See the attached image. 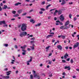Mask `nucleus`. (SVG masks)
I'll list each match as a JSON object with an SVG mask.
<instances>
[{"label": "nucleus", "mask_w": 79, "mask_h": 79, "mask_svg": "<svg viewBox=\"0 0 79 79\" xmlns=\"http://www.w3.org/2000/svg\"><path fill=\"white\" fill-rule=\"evenodd\" d=\"M27 29V25L26 24L23 23L21 27V30L22 31H26V29Z\"/></svg>", "instance_id": "f257e3e1"}, {"label": "nucleus", "mask_w": 79, "mask_h": 79, "mask_svg": "<svg viewBox=\"0 0 79 79\" xmlns=\"http://www.w3.org/2000/svg\"><path fill=\"white\" fill-rule=\"evenodd\" d=\"M32 60V57H31L29 60H27V65H29L30 64L29 63H30V62H31Z\"/></svg>", "instance_id": "f03ea898"}, {"label": "nucleus", "mask_w": 79, "mask_h": 79, "mask_svg": "<svg viewBox=\"0 0 79 79\" xmlns=\"http://www.w3.org/2000/svg\"><path fill=\"white\" fill-rule=\"evenodd\" d=\"M60 19L61 21H63L64 20V17H63V15H61L60 16Z\"/></svg>", "instance_id": "7ed1b4c3"}, {"label": "nucleus", "mask_w": 79, "mask_h": 79, "mask_svg": "<svg viewBox=\"0 0 79 79\" xmlns=\"http://www.w3.org/2000/svg\"><path fill=\"white\" fill-rule=\"evenodd\" d=\"M79 43L78 42H77L75 44H74V45L73 46V48H76V47H77L78 46H79Z\"/></svg>", "instance_id": "20e7f679"}, {"label": "nucleus", "mask_w": 79, "mask_h": 79, "mask_svg": "<svg viewBox=\"0 0 79 79\" xmlns=\"http://www.w3.org/2000/svg\"><path fill=\"white\" fill-rule=\"evenodd\" d=\"M22 52H23L22 53V54L23 55H25L26 54V50L24 49H22Z\"/></svg>", "instance_id": "39448f33"}, {"label": "nucleus", "mask_w": 79, "mask_h": 79, "mask_svg": "<svg viewBox=\"0 0 79 79\" xmlns=\"http://www.w3.org/2000/svg\"><path fill=\"white\" fill-rule=\"evenodd\" d=\"M27 45H24L23 46L21 47V48H22V50H25L26 49V47H27Z\"/></svg>", "instance_id": "423d86ee"}, {"label": "nucleus", "mask_w": 79, "mask_h": 79, "mask_svg": "<svg viewBox=\"0 0 79 79\" xmlns=\"http://www.w3.org/2000/svg\"><path fill=\"white\" fill-rule=\"evenodd\" d=\"M64 69H67V70H70L71 69V68H70V66H66L64 67Z\"/></svg>", "instance_id": "0eeeda50"}, {"label": "nucleus", "mask_w": 79, "mask_h": 79, "mask_svg": "<svg viewBox=\"0 0 79 79\" xmlns=\"http://www.w3.org/2000/svg\"><path fill=\"white\" fill-rule=\"evenodd\" d=\"M2 24H5V21H0V25H2Z\"/></svg>", "instance_id": "6e6552de"}, {"label": "nucleus", "mask_w": 79, "mask_h": 79, "mask_svg": "<svg viewBox=\"0 0 79 79\" xmlns=\"http://www.w3.org/2000/svg\"><path fill=\"white\" fill-rule=\"evenodd\" d=\"M57 47L58 48L59 50H62V47L60 45H59L57 46Z\"/></svg>", "instance_id": "1a4fd4ad"}, {"label": "nucleus", "mask_w": 79, "mask_h": 79, "mask_svg": "<svg viewBox=\"0 0 79 79\" xmlns=\"http://www.w3.org/2000/svg\"><path fill=\"white\" fill-rule=\"evenodd\" d=\"M30 22L32 24H34L35 23V21L33 19H31L30 20Z\"/></svg>", "instance_id": "9d476101"}, {"label": "nucleus", "mask_w": 79, "mask_h": 79, "mask_svg": "<svg viewBox=\"0 0 79 79\" xmlns=\"http://www.w3.org/2000/svg\"><path fill=\"white\" fill-rule=\"evenodd\" d=\"M68 54L67 53H66L65 55L64 56V59H66L67 57H68Z\"/></svg>", "instance_id": "9b49d317"}, {"label": "nucleus", "mask_w": 79, "mask_h": 79, "mask_svg": "<svg viewBox=\"0 0 79 79\" xmlns=\"http://www.w3.org/2000/svg\"><path fill=\"white\" fill-rule=\"evenodd\" d=\"M62 2L61 3V5H64V4H66V2L64 0H62Z\"/></svg>", "instance_id": "f8f14e48"}, {"label": "nucleus", "mask_w": 79, "mask_h": 79, "mask_svg": "<svg viewBox=\"0 0 79 79\" xmlns=\"http://www.w3.org/2000/svg\"><path fill=\"white\" fill-rule=\"evenodd\" d=\"M69 20H68L67 21H66L65 23V26H68L69 24Z\"/></svg>", "instance_id": "ddd939ff"}, {"label": "nucleus", "mask_w": 79, "mask_h": 79, "mask_svg": "<svg viewBox=\"0 0 79 79\" xmlns=\"http://www.w3.org/2000/svg\"><path fill=\"white\" fill-rule=\"evenodd\" d=\"M10 77L9 76H3L2 77L3 79H8Z\"/></svg>", "instance_id": "4468645a"}, {"label": "nucleus", "mask_w": 79, "mask_h": 79, "mask_svg": "<svg viewBox=\"0 0 79 79\" xmlns=\"http://www.w3.org/2000/svg\"><path fill=\"white\" fill-rule=\"evenodd\" d=\"M22 33H23V36H25L27 35V32L26 31L23 32Z\"/></svg>", "instance_id": "2eb2a0df"}, {"label": "nucleus", "mask_w": 79, "mask_h": 79, "mask_svg": "<svg viewBox=\"0 0 79 79\" xmlns=\"http://www.w3.org/2000/svg\"><path fill=\"white\" fill-rule=\"evenodd\" d=\"M21 3L18 2H17V3H15V6H18L19 5H21Z\"/></svg>", "instance_id": "dca6fc26"}, {"label": "nucleus", "mask_w": 79, "mask_h": 79, "mask_svg": "<svg viewBox=\"0 0 79 79\" xmlns=\"http://www.w3.org/2000/svg\"><path fill=\"white\" fill-rule=\"evenodd\" d=\"M39 75L37 74H34V77H35V78H37L38 76H39Z\"/></svg>", "instance_id": "f3484780"}, {"label": "nucleus", "mask_w": 79, "mask_h": 79, "mask_svg": "<svg viewBox=\"0 0 79 79\" xmlns=\"http://www.w3.org/2000/svg\"><path fill=\"white\" fill-rule=\"evenodd\" d=\"M22 11H23V10H18L17 11V12L19 14H20V13H22Z\"/></svg>", "instance_id": "a211bd4d"}, {"label": "nucleus", "mask_w": 79, "mask_h": 79, "mask_svg": "<svg viewBox=\"0 0 79 79\" xmlns=\"http://www.w3.org/2000/svg\"><path fill=\"white\" fill-rule=\"evenodd\" d=\"M4 7H2V9H5V10H6V8H8V7L7 6L5 5H4Z\"/></svg>", "instance_id": "6ab92c4d"}, {"label": "nucleus", "mask_w": 79, "mask_h": 79, "mask_svg": "<svg viewBox=\"0 0 79 79\" xmlns=\"http://www.w3.org/2000/svg\"><path fill=\"white\" fill-rule=\"evenodd\" d=\"M50 47V46H48V47H47L46 48V49L47 50L46 51V52H48V49H49V48Z\"/></svg>", "instance_id": "aec40b11"}, {"label": "nucleus", "mask_w": 79, "mask_h": 79, "mask_svg": "<svg viewBox=\"0 0 79 79\" xmlns=\"http://www.w3.org/2000/svg\"><path fill=\"white\" fill-rule=\"evenodd\" d=\"M20 37H23V32H22L20 33L19 35Z\"/></svg>", "instance_id": "412c9836"}, {"label": "nucleus", "mask_w": 79, "mask_h": 79, "mask_svg": "<svg viewBox=\"0 0 79 79\" xmlns=\"http://www.w3.org/2000/svg\"><path fill=\"white\" fill-rule=\"evenodd\" d=\"M62 13V12L61 11V10H59L58 12V13L59 15H61V14Z\"/></svg>", "instance_id": "4be33fe9"}, {"label": "nucleus", "mask_w": 79, "mask_h": 79, "mask_svg": "<svg viewBox=\"0 0 79 79\" xmlns=\"http://www.w3.org/2000/svg\"><path fill=\"white\" fill-rule=\"evenodd\" d=\"M30 79H33V78H34V77H33V76H32V75L31 74L30 76Z\"/></svg>", "instance_id": "5701e85b"}, {"label": "nucleus", "mask_w": 79, "mask_h": 79, "mask_svg": "<svg viewBox=\"0 0 79 79\" xmlns=\"http://www.w3.org/2000/svg\"><path fill=\"white\" fill-rule=\"evenodd\" d=\"M41 25V23H38L37 24L35 25V27H37V26H40Z\"/></svg>", "instance_id": "b1692460"}, {"label": "nucleus", "mask_w": 79, "mask_h": 79, "mask_svg": "<svg viewBox=\"0 0 79 79\" xmlns=\"http://www.w3.org/2000/svg\"><path fill=\"white\" fill-rule=\"evenodd\" d=\"M11 63L12 64H14V62H15V60H11Z\"/></svg>", "instance_id": "393cba45"}, {"label": "nucleus", "mask_w": 79, "mask_h": 79, "mask_svg": "<svg viewBox=\"0 0 79 79\" xmlns=\"http://www.w3.org/2000/svg\"><path fill=\"white\" fill-rule=\"evenodd\" d=\"M50 6H52V5L49 4L46 7V9H48V7Z\"/></svg>", "instance_id": "a878e982"}, {"label": "nucleus", "mask_w": 79, "mask_h": 79, "mask_svg": "<svg viewBox=\"0 0 79 79\" xmlns=\"http://www.w3.org/2000/svg\"><path fill=\"white\" fill-rule=\"evenodd\" d=\"M14 17H18L19 16V15L18 14H17L16 15H14L13 16Z\"/></svg>", "instance_id": "bb28decb"}, {"label": "nucleus", "mask_w": 79, "mask_h": 79, "mask_svg": "<svg viewBox=\"0 0 79 79\" xmlns=\"http://www.w3.org/2000/svg\"><path fill=\"white\" fill-rule=\"evenodd\" d=\"M52 36H53V35H48V36L47 37V39H48V38H49V37H52Z\"/></svg>", "instance_id": "cd10ccee"}, {"label": "nucleus", "mask_w": 79, "mask_h": 79, "mask_svg": "<svg viewBox=\"0 0 79 79\" xmlns=\"http://www.w3.org/2000/svg\"><path fill=\"white\" fill-rule=\"evenodd\" d=\"M10 73V71H9L8 72H6L7 73H6V75H7V76H9V75H10V73Z\"/></svg>", "instance_id": "c85d7f7f"}, {"label": "nucleus", "mask_w": 79, "mask_h": 79, "mask_svg": "<svg viewBox=\"0 0 79 79\" xmlns=\"http://www.w3.org/2000/svg\"><path fill=\"white\" fill-rule=\"evenodd\" d=\"M52 73H49V77H52Z\"/></svg>", "instance_id": "c756f323"}, {"label": "nucleus", "mask_w": 79, "mask_h": 79, "mask_svg": "<svg viewBox=\"0 0 79 79\" xmlns=\"http://www.w3.org/2000/svg\"><path fill=\"white\" fill-rule=\"evenodd\" d=\"M61 37L63 39H65V36L61 35Z\"/></svg>", "instance_id": "7c9ffc66"}, {"label": "nucleus", "mask_w": 79, "mask_h": 79, "mask_svg": "<svg viewBox=\"0 0 79 79\" xmlns=\"http://www.w3.org/2000/svg\"><path fill=\"white\" fill-rule=\"evenodd\" d=\"M74 62V61H73V59H71L70 60V63H71V64H73Z\"/></svg>", "instance_id": "2f4dec72"}, {"label": "nucleus", "mask_w": 79, "mask_h": 79, "mask_svg": "<svg viewBox=\"0 0 79 79\" xmlns=\"http://www.w3.org/2000/svg\"><path fill=\"white\" fill-rule=\"evenodd\" d=\"M3 45L4 46V47H8V44H4Z\"/></svg>", "instance_id": "473e14b6"}, {"label": "nucleus", "mask_w": 79, "mask_h": 79, "mask_svg": "<svg viewBox=\"0 0 79 79\" xmlns=\"http://www.w3.org/2000/svg\"><path fill=\"white\" fill-rule=\"evenodd\" d=\"M40 10H41V11H45V10L44 9V8H41Z\"/></svg>", "instance_id": "72a5a7b5"}, {"label": "nucleus", "mask_w": 79, "mask_h": 79, "mask_svg": "<svg viewBox=\"0 0 79 79\" xmlns=\"http://www.w3.org/2000/svg\"><path fill=\"white\" fill-rule=\"evenodd\" d=\"M41 5H44L45 3V1H44L42 2L41 3Z\"/></svg>", "instance_id": "f704fd0d"}, {"label": "nucleus", "mask_w": 79, "mask_h": 79, "mask_svg": "<svg viewBox=\"0 0 79 79\" xmlns=\"http://www.w3.org/2000/svg\"><path fill=\"white\" fill-rule=\"evenodd\" d=\"M63 26H62L60 27V28L61 29H64Z\"/></svg>", "instance_id": "c9c22d12"}, {"label": "nucleus", "mask_w": 79, "mask_h": 79, "mask_svg": "<svg viewBox=\"0 0 79 79\" xmlns=\"http://www.w3.org/2000/svg\"><path fill=\"white\" fill-rule=\"evenodd\" d=\"M72 16V15H71V14H70L69 15V18H70V19H71V17Z\"/></svg>", "instance_id": "e433bc0d"}, {"label": "nucleus", "mask_w": 79, "mask_h": 79, "mask_svg": "<svg viewBox=\"0 0 79 79\" xmlns=\"http://www.w3.org/2000/svg\"><path fill=\"white\" fill-rule=\"evenodd\" d=\"M30 47L31 48L32 50H34V46H30Z\"/></svg>", "instance_id": "4c0bfd02"}, {"label": "nucleus", "mask_w": 79, "mask_h": 79, "mask_svg": "<svg viewBox=\"0 0 79 79\" xmlns=\"http://www.w3.org/2000/svg\"><path fill=\"white\" fill-rule=\"evenodd\" d=\"M12 13L13 14H15L16 13V11L15 10H13Z\"/></svg>", "instance_id": "58836bf2"}, {"label": "nucleus", "mask_w": 79, "mask_h": 79, "mask_svg": "<svg viewBox=\"0 0 79 79\" xmlns=\"http://www.w3.org/2000/svg\"><path fill=\"white\" fill-rule=\"evenodd\" d=\"M27 14V13H24L23 14H22V16H25Z\"/></svg>", "instance_id": "ea45409f"}, {"label": "nucleus", "mask_w": 79, "mask_h": 79, "mask_svg": "<svg viewBox=\"0 0 79 79\" xmlns=\"http://www.w3.org/2000/svg\"><path fill=\"white\" fill-rule=\"evenodd\" d=\"M34 11V10L33 9H31V10H30L29 11V12L30 13H31V12H32V11Z\"/></svg>", "instance_id": "a19ab883"}, {"label": "nucleus", "mask_w": 79, "mask_h": 79, "mask_svg": "<svg viewBox=\"0 0 79 79\" xmlns=\"http://www.w3.org/2000/svg\"><path fill=\"white\" fill-rule=\"evenodd\" d=\"M30 43H31V44H34V43H35V41H30Z\"/></svg>", "instance_id": "79ce46f5"}, {"label": "nucleus", "mask_w": 79, "mask_h": 79, "mask_svg": "<svg viewBox=\"0 0 79 79\" xmlns=\"http://www.w3.org/2000/svg\"><path fill=\"white\" fill-rule=\"evenodd\" d=\"M56 10V8H54V9L50 10V11H53V10Z\"/></svg>", "instance_id": "37998d69"}, {"label": "nucleus", "mask_w": 79, "mask_h": 79, "mask_svg": "<svg viewBox=\"0 0 79 79\" xmlns=\"http://www.w3.org/2000/svg\"><path fill=\"white\" fill-rule=\"evenodd\" d=\"M39 13H40V14H42V13H43V12H42V11H40L39 12Z\"/></svg>", "instance_id": "c03bdc74"}, {"label": "nucleus", "mask_w": 79, "mask_h": 79, "mask_svg": "<svg viewBox=\"0 0 79 79\" xmlns=\"http://www.w3.org/2000/svg\"><path fill=\"white\" fill-rule=\"evenodd\" d=\"M68 28H69L68 27H64V29H68Z\"/></svg>", "instance_id": "a18cd8bd"}, {"label": "nucleus", "mask_w": 79, "mask_h": 79, "mask_svg": "<svg viewBox=\"0 0 79 79\" xmlns=\"http://www.w3.org/2000/svg\"><path fill=\"white\" fill-rule=\"evenodd\" d=\"M62 62H63V63H65V62H66L65 60H62Z\"/></svg>", "instance_id": "49530a36"}, {"label": "nucleus", "mask_w": 79, "mask_h": 79, "mask_svg": "<svg viewBox=\"0 0 79 79\" xmlns=\"http://www.w3.org/2000/svg\"><path fill=\"white\" fill-rule=\"evenodd\" d=\"M70 60V58H69L67 59L66 60H67V61H69Z\"/></svg>", "instance_id": "de8ad7c7"}, {"label": "nucleus", "mask_w": 79, "mask_h": 79, "mask_svg": "<svg viewBox=\"0 0 79 79\" xmlns=\"http://www.w3.org/2000/svg\"><path fill=\"white\" fill-rule=\"evenodd\" d=\"M14 47L15 48H18V47H17V45H15Z\"/></svg>", "instance_id": "09e8293b"}, {"label": "nucleus", "mask_w": 79, "mask_h": 79, "mask_svg": "<svg viewBox=\"0 0 79 79\" xmlns=\"http://www.w3.org/2000/svg\"><path fill=\"white\" fill-rule=\"evenodd\" d=\"M62 74L63 75H64V76H65V75H66V73H65L64 72Z\"/></svg>", "instance_id": "8fccbe9b"}, {"label": "nucleus", "mask_w": 79, "mask_h": 79, "mask_svg": "<svg viewBox=\"0 0 79 79\" xmlns=\"http://www.w3.org/2000/svg\"><path fill=\"white\" fill-rule=\"evenodd\" d=\"M37 78H38V79H40V76L39 75L38 76V77H37Z\"/></svg>", "instance_id": "3c124183"}, {"label": "nucleus", "mask_w": 79, "mask_h": 79, "mask_svg": "<svg viewBox=\"0 0 79 79\" xmlns=\"http://www.w3.org/2000/svg\"><path fill=\"white\" fill-rule=\"evenodd\" d=\"M2 10V7L0 6V11H1Z\"/></svg>", "instance_id": "603ef678"}, {"label": "nucleus", "mask_w": 79, "mask_h": 79, "mask_svg": "<svg viewBox=\"0 0 79 79\" xmlns=\"http://www.w3.org/2000/svg\"><path fill=\"white\" fill-rule=\"evenodd\" d=\"M52 42L53 43V42H55V40H52Z\"/></svg>", "instance_id": "864d4df0"}, {"label": "nucleus", "mask_w": 79, "mask_h": 79, "mask_svg": "<svg viewBox=\"0 0 79 79\" xmlns=\"http://www.w3.org/2000/svg\"><path fill=\"white\" fill-rule=\"evenodd\" d=\"M48 64H52V62L49 61V62H48Z\"/></svg>", "instance_id": "5fc2aeb1"}, {"label": "nucleus", "mask_w": 79, "mask_h": 79, "mask_svg": "<svg viewBox=\"0 0 79 79\" xmlns=\"http://www.w3.org/2000/svg\"><path fill=\"white\" fill-rule=\"evenodd\" d=\"M11 21H15V19L13 18L11 19Z\"/></svg>", "instance_id": "6e6d98bb"}, {"label": "nucleus", "mask_w": 79, "mask_h": 79, "mask_svg": "<svg viewBox=\"0 0 79 79\" xmlns=\"http://www.w3.org/2000/svg\"><path fill=\"white\" fill-rule=\"evenodd\" d=\"M76 19H77V18L76 17L74 18V21H76Z\"/></svg>", "instance_id": "4d7b16f0"}, {"label": "nucleus", "mask_w": 79, "mask_h": 79, "mask_svg": "<svg viewBox=\"0 0 79 79\" xmlns=\"http://www.w3.org/2000/svg\"><path fill=\"white\" fill-rule=\"evenodd\" d=\"M54 20H55V21H56L57 20V18L56 17H55L54 18Z\"/></svg>", "instance_id": "13d9d810"}, {"label": "nucleus", "mask_w": 79, "mask_h": 79, "mask_svg": "<svg viewBox=\"0 0 79 79\" xmlns=\"http://www.w3.org/2000/svg\"><path fill=\"white\" fill-rule=\"evenodd\" d=\"M27 50H28V51H30V50H31V49H30V48H28L27 49Z\"/></svg>", "instance_id": "bf43d9fd"}, {"label": "nucleus", "mask_w": 79, "mask_h": 79, "mask_svg": "<svg viewBox=\"0 0 79 79\" xmlns=\"http://www.w3.org/2000/svg\"><path fill=\"white\" fill-rule=\"evenodd\" d=\"M56 15V13L55 12L54 13V16H55V15Z\"/></svg>", "instance_id": "052dcab7"}, {"label": "nucleus", "mask_w": 79, "mask_h": 79, "mask_svg": "<svg viewBox=\"0 0 79 79\" xmlns=\"http://www.w3.org/2000/svg\"><path fill=\"white\" fill-rule=\"evenodd\" d=\"M73 4V2H69V5H72Z\"/></svg>", "instance_id": "680f3d73"}, {"label": "nucleus", "mask_w": 79, "mask_h": 79, "mask_svg": "<svg viewBox=\"0 0 79 79\" xmlns=\"http://www.w3.org/2000/svg\"><path fill=\"white\" fill-rule=\"evenodd\" d=\"M58 11L57 10H56L55 11V13H58Z\"/></svg>", "instance_id": "e2e57ef3"}, {"label": "nucleus", "mask_w": 79, "mask_h": 79, "mask_svg": "<svg viewBox=\"0 0 79 79\" xmlns=\"http://www.w3.org/2000/svg\"><path fill=\"white\" fill-rule=\"evenodd\" d=\"M40 66H43V64H41L40 65Z\"/></svg>", "instance_id": "0e129e2a"}, {"label": "nucleus", "mask_w": 79, "mask_h": 79, "mask_svg": "<svg viewBox=\"0 0 79 79\" xmlns=\"http://www.w3.org/2000/svg\"><path fill=\"white\" fill-rule=\"evenodd\" d=\"M59 23L60 24V25H63V23H62L60 22H59Z\"/></svg>", "instance_id": "69168bd1"}, {"label": "nucleus", "mask_w": 79, "mask_h": 79, "mask_svg": "<svg viewBox=\"0 0 79 79\" xmlns=\"http://www.w3.org/2000/svg\"><path fill=\"white\" fill-rule=\"evenodd\" d=\"M76 77L75 76H73V78H76Z\"/></svg>", "instance_id": "338daca9"}, {"label": "nucleus", "mask_w": 79, "mask_h": 79, "mask_svg": "<svg viewBox=\"0 0 79 79\" xmlns=\"http://www.w3.org/2000/svg\"><path fill=\"white\" fill-rule=\"evenodd\" d=\"M48 19H50V18H51V16L48 17Z\"/></svg>", "instance_id": "774afa93"}]
</instances>
